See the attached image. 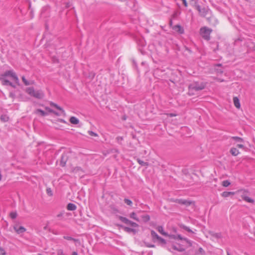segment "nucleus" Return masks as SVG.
<instances>
[{
	"mask_svg": "<svg viewBox=\"0 0 255 255\" xmlns=\"http://www.w3.org/2000/svg\"><path fill=\"white\" fill-rule=\"evenodd\" d=\"M206 87V84L203 82L199 83L197 82H194L190 84L188 86L189 94V95H194L193 92L195 91H198L204 89Z\"/></svg>",
	"mask_w": 255,
	"mask_h": 255,
	"instance_id": "obj_1",
	"label": "nucleus"
},
{
	"mask_svg": "<svg viewBox=\"0 0 255 255\" xmlns=\"http://www.w3.org/2000/svg\"><path fill=\"white\" fill-rule=\"evenodd\" d=\"M26 92L30 96L38 99H41L44 96V94L41 90L35 91L33 87L27 88Z\"/></svg>",
	"mask_w": 255,
	"mask_h": 255,
	"instance_id": "obj_2",
	"label": "nucleus"
},
{
	"mask_svg": "<svg viewBox=\"0 0 255 255\" xmlns=\"http://www.w3.org/2000/svg\"><path fill=\"white\" fill-rule=\"evenodd\" d=\"M212 31V29L207 27H203L200 28V34L201 36L206 40L210 39V34Z\"/></svg>",
	"mask_w": 255,
	"mask_h": 255,
	"instance_id": "obj_3",
	"label": "nucleus"
},
{
	"mask_svg": "<svg viewBox=\"0 0 255 255\" xmlns=\"http://www.w3.org/2000/svg\"><path fill=\"white\" fill-rule=\"evenodd\" d=\"M117 218H118L121 222L126 224V225H128L131 226L132 227H138V225L135 222L130 221L126 217H124L121 216L116 215Z\"/></svg>",
	"mask_w": 255,
	"mask_h": 255,
	"instance_id": "obj_4",
	"label": "nucleus"
},
{
	"mask_svg": "<svg viewBox=\"0 0 255 255\" xmlns=\"http://www.w3.org/2000/svg\"><path fill=\"white\" fill-rule=\"evenodd\" d=\"M195 7L196 9L199 11L200 15L203 17H205L207 15L209 10V9L207 7H201V6L198 4H196Z\"/></svg>",
	"mask_w": 255,
	"mask_h": 255,
	"instance_id": "obj_5",
	"label": "nucleus"
},
{
	"mask_svg": "<svg viewBox=\"0 0 255 255\" xmlns=\"http://www.w3.org/2000/svg\"><path fill=\"white\" fill-rule=\"evenodd\" d=\"M117 226L118 227L122 228L127 233H132L133 235H135L137 233V230L135 229L129 228L128 227H125V226H124L123 225H120V224H117Z\"/></svg>",
	"mask_w": 255,
	"mask_h": 255,
	"instance_id": "obj_6",
	"label": "nucleus"
},
{
	"mask_svg": "<svg viewBox=\"0 0 255 255\" xmlns=\"http://www.w3.org/2000/svg\"><path fill=\"white\" fill-rule=\"evenodd\" d=\"M72 172L79 176H83L85 171L80 167H75L72 169Z\"/></svg>",
	"mask_w": 255,
	"mask_h": 255,
	"instance_id": "obj_7",
	"label": "nucleus"
},
{
	"mask_svg": "<svg viewBox=\"0 0 255 255\" xmlns=\"http://www.w3.org/2000/svg\"><path fill=\"white\" fill-rule=\"evenodd\" d=\"M68 159V156L67 153H63L60 159V165L62 167L65 166L66 165V162Z\"/></svg>",
	"mask_w": 255,
	"mask_h": 255,
	"instance_id": "obj_8",
	"label": "nucleus"
},
{
	"mask_svg": "<svg viewBox=\"0 0 255 255\" xmlns=\"http://www.w3.org/2000/svg\"><path fill=\"white\" fill-rule=\"evenodd\" d=\"M13 229L15 230V231L18 234L23 233L26 231V229L23 227H19L17 225H15L13 227Z\"/></svg>",
	"mask_w": 255,
	"mask_h": 255,
	"instance_id": "obj_9",
	"label": "nucleus"
},
{
	"mask_svg": "<svg viewBox=\"0 0 255 255\" xmlns=\"http://www.w3.org/2000/svg\"><path fill=\"white\" fill-rule=\"evenodd\" d=\"M15 73L12 70H8L5 71L3 74H1L0 77L6 78V77H12V75H13Z\"/></svg>",
	"mask_w": 255,
	"mask_h": 255,
	"instance_id": "obj_10",
	"label": "nucleus"
},
{
	"mask_svg": "<svg viewBox=\"0 0 255 255\" xmlns=\"http://www.w3.org/2000/svg\"><path fill=\"white\" fill-rule=\"evenodd\" d=\"M0 81H1L2 85L3 86H9L11 84V82L4 77H0Z\"/></svg>",
	"mask_w": 255,
	"mask_h": 255,
	"instance_id": "obj_11",
	"label": "nucleus"
},
{
	"mask_svg": "<svg viewBox=\"0 0 255 255\" xmlns=\"http://www.w3.org/2000/svg\"><path fill=\"white\" fill-rule=\"evenodd\" d=\"M172 28L174 30L178 32L179 33L182 34L184 33V29L183 27H182L179 25H176L174 26Z\"/></svg>",
	"mask_w": 255,
	"mask_h": 255,
	"instance_id": "obj_12",
	"label": "nucleus"
},
{
	"mask_svg": "<svg viewBox=\"0 0 255 255\" xmlns=\"http://www.w3.org/2000/svg\"><path fill=\"white\" fill-rule=\"evenodd\" d=\"M172 247L173 249L179 252H183L185 251V249L181 245H179V247H177L175 245H172Z\"/></svg>",
	"mask_w": 255,
	"mask_h": 255,
	"instance_id": "obj_13",
	"label": "nucleus"
},
{
	"mask_svg": "<svg viewBox=\"0 0 255 255\" xmlns=\"http://www.w3.org/2000/svg\"><path fill=\"white\" fill-rule=\"evenodd\" d=\"M233 102H234L235 106L237 108L240 109L241 105H240V101H239V99H238V98L237 97H234L233 98Z\"/></svg>",
	"mask_w": 255,
	"mask_h": 255,
	"instance_id": "obj_14",
	"label": "nucleus"
},
{
	"mask_svg": "<svg viewBox=\"0 0 255 255\" xmlns=\"http://www.w3.org/2000/svg\"><path fill=\"white\" fill-rule=\"evenodd\" d=\"M76 206L73 203H70L67 206V209L69 211H74L76 209Z\"/></svg>",
	"mask_w": 255,
	"mask_h": 255,
	"instance_id": "obj_15",
	"label": "nucleus"
},
{
	"mask_svg": "<svg viewBox=\"0 0 255 255\" xmlns=\"http://www.w3.org/2000/svg\"><path fill=\"white\" fill-rule=\"evenodd\" d=\"M63 238H64V239H65L67 240L73 241L76 243H78L79 245H80V242L79 239H74V238H73L71 237H69V236H64Z\"/></svg>",
	"mask_w": 255,
	"mask_h": 255,
	"instance_id": "obj_16",
	"label": "nucleus"
},
{
	"mask_svg": "<svg viewBox=\"0 0 255 255\" xmlns=\"http://www.w3.org/2000/svg\"><path fill=\"white\" fill-rule=\"evenodd\" d=\"M209 234L211 236L215 237L216 239H220L222 238V234L221 233H216L213 232H210Z\"/></svg>",
	"mask_w": 255,
	"mask_h": 255,
	"instance_id": "obj_17",
	"label": "nucleus"
},
{
	"mask_svg": "<svg viewBox=\"0 0 255 255\" xmlns=\"http://www.w3.org/2000/svg\"><path fill=\"white\" fill-rule=\"evenodd\" d=\"M70 122L74 125H77L79 124V120L75 117H71L69 120Z\"/></svg>",
	"mask_w": 255,
	"mask_h": 255,
	"instance_id": "obj_18",
	"label": "nucleus"
},
{
	"mask_svg": "<svg viewBox=\"0 0 255 255\" xmlns=\"http://www.w3.org/2000/svg\"><path fill=\"white\" fill-rule=\"evenodd\" d=\"M110 211L112 213L114 214L120 213V211L118 210V209L114 205L110 206Z\"/></svg>",
	"mask_w": 255,
	"mask_h": 255,
	"instance_id": "obj_19",
	"label": "nucleus"
},
{
	"mask_svg": "<svg viewBox=\"0 0 255 255\" xmlns=\"http://www.w3.org/2000/svg\"><path fill=\"white\" fill-rule=\"evenodd\" d=\"M157 231L162 235L166 236L168 235V234L164 231L163 228L162 226H158L157 228Z\"/></svg>",
	"mask_w": 255,
	"mask_h": 255,
	"instance_id": "obj_20",
	"label": "nucleus"
},
{
	"mask_svg": "<svg viewBox=\"0 0 255 255\" xmlns=\"http://www.w3.org/2000/svg\"><path fill=\"white\" fill-rule=\"evenodd\" d=\"M234 194H235V192H234L225 191L222 193V196L223 197L226 198V197H229L231 195H234Z\"/></svg>",
	"mask_w": 255,
	"mask_h": 255,
	"instance_id": "obj_21",
	"label": "nucleus"
},
{
	"mask_svg": "<svg viewBox=\"0 0 255 255\" xmlns=\"http://www.w3.org/2000/svg\"><path fill=\"white\" fill-rule=\"evenodd\" d=\"M231 153L234 156H237L239 154V151L235 147H233L230 150Z\"/></svg>",
	"mask_w": 255,
	"mask_h": 255,
	"instance_id": "obj_22",
	"label": "nucleus"
},
{
	"mask_svg": "<svg viewBox=\"0 0 255 255\" xmlns=\"http://www.w3.org/2000/svg\"><path fill=\"white\" fill-rule=\"evenodd\" d=\"M50 106L56 108L57 109L61 111L62 113L64 114V111L63 110V109L62 108H61L60 107H59L58 105H57V104H56L53 102H51L50 103Z\"/></svg>",
	"mask_w": 255,
	"mask_h": 255,
	"instance_id": "obj_23",
	"label": "nucleus"
},
{
	"mask_svg": "<svg viewBox=\"0 0 255 255\" xmlns=\"http://www.w3.org/2000/svg\"><path fill=\"white\" fill-rule=\"evenodd\" d=\"M151 237H152V239H153V240L154 241L155 239H157V240H158V239L159 238V236L156 234V233L152 230L151 231Z\"/></svg>",
	"mask_w": 255,
	"mask_h": 255,
	"instance_id": "obj_24",
	"label": "nucleus"
},
{
	"mask_svg": "<svg viewBox=\"0 0 255 255\" xmlns=\"http://www.w3.org/2000/svg\"><path fill=\"white\" fill-rule=\"evenodd\" d=\"M137 162L142 166H147L148 165V163L147 162H144L141 159L137 158Z\"/></svg>",
	"mask_w": 255,
	"mask_h": 255,
	"instance_id": "obj_25",
	"label": "nucleus"
},
{
	"mask_svg": "<svg viewBox=\"0 0 255 255\" xmlns=\"http://www.w3.org/2000/svg\"><path fill=\"white\" fill-rule=\"evenodd\" d=\"M180 227L189 233H194V232L189 227L186 226L184 225H180Z\"/></svg>",
	"mask_w": 255,
	"mask_h": 255,
	"instance_id": "obj_26",
	"label": "nucleus"
},
{
	"mask_svg": "<svg viewBox=\"0 0 255 255\" xmlns=\"http://www.w3.org/2000/svg\"><path fill=\"white\" fill-rule=\"evenodd\" d=\"M243 199L247 202H248L249 203H254V200L251 198H250V197H248V196H243L242 197Z\"/></svg>",
	"mask_w": 255,
	"mask_h": 255,
	"instance_id": "obj_27",
	"label": "nucleus"
},
{
	"mask_svg": "<svg viewBox=\"0 0 255 255\" xmlns=\"http://www.w3.org/2000/svg\"><path fill=\"white\" fill-rule=\"evenodd\" d=\"M22 80L23 81V82L24 83V84L26 85V86H28V85H29L30 84H32L33 83V82H32L31 83H30L29 82H28L25 78L24 76H22Z\"/></svg>",
	"mask_w": 255,
	"mask_h": 255,
	"instance_id": "obj_28",
	"label": "nucleus"
},
{
	"mask_svg": "<svg viewBox=\"0 0 255 255\" xmlns=\"http://www.w3.org/2000/svg\"><path fill=\"white\" fill-rule=\"evenodd\" d=\"M129 217L131 218H132L137 221H139V219L137 218L136 215L134 212H132L131 213H130Z\"/></svg>",
	"mask_w": 255,
	"mask_h": 255,
	"instance_id": "obj_29",
	"label": "nucleus"
},
{
	"mask_svg": "<svg viewBox=\"0 0 255 255\" xmlns=\"http://www.w3.org/2000/svg\"><path fill=\"white\" fill-rule=\"evenodd\" d=\"M230 184H231V183L228 180H224V181H223L222 182V185L224 187H226L229 186Z\"/></svg>",
	"mask_w": 255,
	"mask_h": 255,
	"instance_id": "obj_30",
	"label": "nucleus"
},
{
	"mask_svg": "<svg viewBox=\"0 0 255 255\" xmlns=\"http://www.w3.org/2000/svg\"><path fill=\"white\" fill-rule=\"evenodd\" d=\"M232 138L238 142H243L244 141L243 138L238 136H232Z\"/></svg>",
	"mask_w": 255,
	"mask_h": 255,
	"instance_id": "obj_31",
	"label": "nucleus"
},
{
	"mask_svg": "<svg viewBox=\"0 0 255 255\" xmlns=\"http://www.w3.org/2000/svg\"><path fill=\"white\" fill-rule=\"evenodd\" d=\"M10 217L11 219H14L17 217V213L16 212H12L9 214Z\"/></svg>",
	"mask_w": 255,
	"mask_h": 255,
	"instance_id": "obj_32",
	"label": "nucleus"
},
{
	"mask_svg": "<svg viewBox=\"0 0 255 255\" xmlns=\"http://www.w3.org/2000/svg\"><path fill=\"white\" fill-rule=\"evenodd\" d=\"M142 218L145 222H148L150 220V216L148 215L142 216Z\"/></svg>",
	"mask_w": 255,
	"mask_h": 255,
	"instance_id": "obj_33",
	"label": "nucleus"
},
{
	"mask_svg": "<svg viewBox=\"0 0 255 255\" xmlns=\"http://www.w3.org/2000/svg\"><path fill=\"white\" fill-rule=\"evenodd\" d=\"M12 78L14 80V81L17 84L19 85V79L16 75L15 74V73L13 75H12Z\"/></svg>",
	"mask_w": 255,
	"mask_h": 255,
	"instance_id": "obj_34",
	"label": "nucleus"
},
{
	"mask_svg": "<svg viewBox=\"0 0 255 255\" xmlns=\"http://www.w3.org/2000/svg\"><path fill=\"white\" fill-rule=\"evenodd\" d=\"M36 112L37 113H40V115L42 116H45L47 115V113L44 112V111L41 110V109H37L36 110Z\"/></svg>",
	"mask_w": 255,
	"mask_h": 255,
	"instance_id": "obj_35",
	"label": "nucleus"
},
{
	"mask_svg": "<svg viewBox=\"0 0 255 255\" xmlns=\"http://www.w3.org/2000/svg\"><path fill=\"white\" fill-rule=\"evenodd\" d=\"M124 202L126 204H127V205H128L129 206H131L132 204V201L130 200L127 199V198H125L124 199Z\"/></svg>",
	"mask_w": 255,
	"mask_h": 255,
	"instance_id": "obj_36",
	"label": "nucleus"
},
{
	"mask_svg": "<svg viewBox=\"0 0 255 255\" xmlns=\"http://www.w3.org/2000/svg\"><path fill=\"white\" fill-rule=\"evenodd\" d=\"M191 203L192 202L190 201H188L186 200H183L182 205H185L188 206H189L190 205H191Z\"/></svg>",
	"mask_w": 255,
	"mask_h": 255,
	"instance_id": "obj_37",
	"label": "nucleus"
},
{
	"mask_svg": "<svg viewBox=\"0 0 255 255\" xmlns=\"http://www.w3.org/2000/svg\"><path fill=\"white\" fill-rule=\"evenodd\" d=\"M158 240L160 242V243L162 245H165L166 244V242L165 240H164V239L160 237H159V238L158 239Z\"/></svg>",
	"mask_w": 255,
	"mask_h": 255,
	"instance_id": "obj_38",
	"label": "nucleus"
},
{
	"mask_svg": "<svg viewBox=\"0 0 255 255\" xmlns=\"http://www.w3.org/2000/svg\"><path fill=\"white\" fill-rule=\"evenodd\" d=\"M46 193L50 196H51L53 195L52 191L51 188H47Z\"/></svg>",
	"mask_w": 255,
	"mask_h": 255,
	"instance_id": "obj_39",
	"label": "nucleus"
},
{
	"mask_svg": "<svg viewBox=\"0 0 255 255\" xmlns=\"http://www.w3.org/2000/svg\"><path fill=\"white\" fill-rule=\"evenodd\" d=\"M0 120H1V121H3V122H6L8 120V117H7L5 116L2 115L0 117Z\"/></svg>",
	"mask_w": 255,
	"mask_h": 255,
	"instance_id": "obj_40",
	"label": "nucleus"
},
{
	"mask_svg": "<svg viewBox=\"0 0 255 255\" xmlns=\"http://www.w3.org/2000/svg\"><path fill=\"white\" fill-rule=\"evenodd\" d=\"M184 241H185L188 244L189 247H191L192 246V242L189 240L188 239H184Z\"/></svg>",
	"mask_w": 255,
	"mask_h": 255,
	"instance_id": "obj_41",
	"label": "nucleus"
},
{
	"mask_svg": "<svg viewBox=\"0 0 255 255\" xmlns=\"http://www.w3.org/2000/svg\"><path fill=\"white\" fill-rule=\"evenodd\" d=\"M144 244L146 247H148V248H154L155 247L154 245L150 244L148 243L144 242Z\"/></svg>",
	"mask_w": 255,
	"mask_h": 255,
	"instance_id": "obj_42",
	"label": "nucleus"
},
{
	"mask_svg": "<svg viewBox=\"0 0 255 255\" xmlns=\"http://www.w3.org/2000/svg\"><path fill=\"white\" fill-rule=\"evenodd\" d=\"M166 237H169L171 239H175V240L177 239V235H169V234H168V235L166 236Z\"/></svg>",
	"mask_w": 255,
	"mask_h": 255,
	"instance_id": "obj_43",
	"label": "nucleus"
},
{
	"mask_svg": "<svg viewBox=\"0 0 255 255\" xmlns=\"http://www.w3.org/2000/svg\"><path fill=\"white\" fill-rule=\"evenodd\" d=\"M45 109H46L47 111H48L49 112H50V113H55L56 115H58V114L57 113L54 112L53 111V110H52V109H51L50 108L46 107V108H45Z\"/></svg>",
	"mask_w": 255,
	"mask_h": 255,
	"instance_id": "obj_44",
	"label": "nucleus"
},
{
	"mask_svg": "<svg viewBox=\"0 0 255 255\" xmlns=\"http://www.w3.org/2000/svg\"><path fill=\"white\" fill-rule=\"evenodd\" d=\"M5 254V251L3 248L0 247V255H3Z\"/></svg>",
	"mask_w": 255,
	"mask_h": 255,
	"instance_id": "obj_45",
	"label": "nucleus"
},
{
	"mask_svg": "<svg viewBox=\"0 0 255 255\" xmlns=\"http://www.w3.org/2000/svg\"><path fill=\"white\" fill-rule=\"evenodd\" d=\"M88 133L89 134V135H90L91 136H97L98 135L97 133H95L94 132L92 131H88Z\"/></svg>",
	"mask_w": 255,
	"mask_h": 255,
	"instance_id": "obj_46",
	"label": "nucleus"
},
{
	"mask_svg": "<svg viewBox=\"0 0 255 255\" xmlns=\"http://www.w3.org/2000/svg\"><path fill=\"white\" fill-rule=\"evenodd\" d=\"M183 199H177L176 200V202H177L180 204H182V205L183 204Z\"/></svg>",
	"mask_w": 255,
	"mask_h": 255,
	"instance_id": "obj_47",
	"label": "nucleus"
},
{
	"mask_svg": "<svg viewBox=\"0 0 255 255\" xmlns=\"http://www.w3.org/2000/svg\"><path fill=\"white\" fill-rule=\"evenodd\" d=\"M184 239H186V238H183L180 235H177V239H179L180 240H184Z\"/></svg>",
	"mask_w": 255,
	"mask_h": 255,
	"instance_id": "obj_48",
	"label": "nucleus"
},
{
	"mask_svg": "<svg viewBox=\"0 0 255 255\" xmlns=\"http://www.w3.org/2000/svg\"><path fill=\"white\" fill-rule=\"evenodd\" d=\"M65 4L66 8H69L71 5L70 2H66Z\"/></svg>",
	"mask_w": 255,
	"mask_h": 255,
	"instance_id": "obj_49",
	"label": "nucleus"
},
{
	"mask_svg": "<svg viewBox=\"0 0 255 255\" xmlns=\"http://www.w3.org/2000/svg\"><path fill=\"white\" fill-rule=\"evenodd\" d=\"M58 255H64L63 251L62 250L58 251Z\"/></svg>",
	"mask_w": 255,
	"mask_h": 255,
	"instance_id": "obj_50",
	"label": "nucleus"
},
{
	"mask_svg": "<svg viewBox=\"0 0 255 255\" xmlns=\"http://www.w3.org/2000/svg\"><path fill=\"white\" fill-rule=\"evenodd\" d=\"M9 97L14 98L15 97V94L13 93H9Z\"/></svg>",
	"mask_w": 255,
	"mask_h": 255,
	"instance_id": "obj_51",
	"label": "nucleus"
},
{
	"mask_svg": "<svg viewBox=\"0 0 255 255\" xmlns=\"http://www.w3.org/2000/svg\"><path fill=\"white\" fill-rule=\"evenodd\" d=\"M182 2H183V4L185 6H187V2L186 1V0H182Z\"/></svg>",
	"mask_w": 255,
	"mask_h": 255,
	"instance_id": "obj_52",
	"label": "nucleus"
},
{
	"mask_svg": "<svg viewBox=\"0 0 255 255\" xmlns=\"http://www.w3.org/2000/svg\"><path fill=\"white\" fill-rule=\"evenodd\" d=\"M26 1L28 2V8L29 9H30L31 6V2L29 0H26Z\"/></svg>",
	"mask_w": 255,
	"mask_h": 255,
	"instance_id": "obj_53",
	"label": "nucleus"
},
{
	"mask_svg": "<svg viewBox=\"0 0 255 255\" xmlns=\"http://www.w3.org/2000/svg\"><path fill=\"white\" fill-rule=\"evenodd\" d=\"M237 147L239 148H243L244 147V146L243 144H237Z\"/></svg>",
	"mask_w": 255,
	"mask_h": 255,
	"instance_id": "obj_54",
	"label": "nucleus"
},
{
	"mask_svg": "<svg viewBox=\"0 0 255 255\" xmlns=\"http://www.w3.org/2000/svg\"><path fill=\"white\" fill-rule=\"evenodd\" d=\"M199 251L201 254H202L203 253H204V250L202 248H199Z\"/></svg>",
	"mask_w": 255,
	"mask_h": 255,
	"instance_id": "obj_55",
	"label": "nucleus"
},
{
	"mask_svg": "<svg viewBox=\"0 0 255 255\" xmlns=\"http://www.w3.org/2000/svg\"><path fill=\"white\" fill-rule=\"evenodd\" d=\"M117 139L118 141L122 140L123 139L122 137L118 136L117 137Z\"/></svg>",
	"mask_w": 255,
	"mask_h": 255,
	"instance_id": "obj_56",
	"label": "nucleus"
},
{
	"mask_svg": "<svg viewBox=\"0 0 255 255\" xmlns=\"http://www.w3.org/2000/svg\"><path fill=\"white\" fill-rule=\"evenodd\" d=\"M44 230H48L49 232H51V230H50V229H49V228H48V226H45V227H44Z\"/></svg>",
	"mask_w": 255,
	"mask_h": 255,
	"instance_id": "obj_57",
	"label": "nucleus"
},
{
	"mask_svg": "<svg viewBox=\"0 0 255 255\" xmlns=\"http://www.w3.org/2000/svg\"><path fill=\"white\" fill-rule=\"evenodd\" d=\"M62 216H63V214L62 213H61L58 214L57 215V217L59 218V217H62Z\"/></svg>",
	"mask_w": 255,
	"mask_h": 255,
	"instance_id": "obj_58",
	"label": "nucleus"
},
{
	"mask_svg": "<svg viewBox=\"0 0 255 255\" xmlns=\"http://www.w3.org/2000/svg\"><path fill=\"white\" fill-rule=\"evenodd\" d=\"M9 86H11V87H13L14 88H16L15 85H14L12 83H11V84L9 85Z\"/></svg>",
	"mask_w": 255,
	"mask_h": 255,
	"instance_id": "obj_59",
	"label": "nucleus"
},
{
	"mask_svg": "<svg viewBox=\"0 0 255 255\" xmlns=\"http://www.w3.org/2000/svg\"><path fill=\"white\" fill-rule=\"evenodd\" d=\"M186 50L188 51L189 53H191L192 52L191 50L187 47H186Z\"/></svg>",
	"mask_w": 255,
	"mask_h": 255,
	"instance_id": "obj_60",
	"label": "nucleus"
},
{
	"mask_svg": "<svg viewBox=\"0 0 255 255\" xmlns=\"http://www.w3.org/2000/svg\"><path fill=\"white\" fill-rule=\"evenodd\" d=\"M72 255H78L77 252H74L72 253Z\"/></svg>",
	"mask_w": 255,
	"mask_h": 255,
	"instance_id": "obj_61",
	"label": "nucleus"
},
{
	"mask_svg": "<svg viewBox=\"0 0 255 255\" xmlns=\"http://www.w3.org/2000/svg\"><path fill=\"white\" fill-rule=\"evenodd\" d=\"M126 119H127V118H126V117L125 116H123V117H122V120H123L125 121Z\"/></svg>",
	"mask_w": 255,
	"mask_h": 255,
	"instance_id": "obj_62",
	"label": "nucleus"
},
{
	"mask_svg": "<svg viewBox=\"0 0 255 255\" xmlns=\"http://www.w3.org/2000/svg\"><path fill=\"white\" fill-rule=\"evenodd\" d=\"M169 24H170V26H171V25H172V20H170Z\"/></svg>",
	"mask_w": 255,
	"mask_h": 255,
	"instance_id": "obj_63",
	"label": "nucleus"
},
{
	"mask_svg": "<svg viewBox=\"0 0 255 255\" xmlns=\"http://www.w3.org/2000/svg\"><path fill=\"white\" fill-rule=\"evenodd\" d=\"M61 122L62 123H65V121L64 120H61Z\"/></svg>",
	"mask_w": 255,
	"mask_h": 255,
	"instance_id": "obj_64",
	"label": "nucleus"
}]
</instances>
